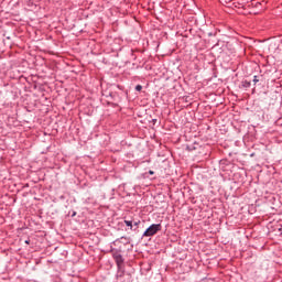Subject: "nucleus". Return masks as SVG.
I'll return each mask as SVG.
<instances>
[{
  "label": "nucleus",
  "instance_id": "f257e3e1",
  "mask_svg": "<svg viewBox=\"0 0 282 282\" xmlns=\"http://www.w3.org/2000/svg\"><path fill=\"white\" fill-rule=\"evenodd\" d=\"M162 230L161 224H152L144 232L143 237H153L154 235H158Z\"/></svg>",
  "mask_w": 282,
  "mask_h": 282
},
{
  "label": "nucleus",
  "instance_id": "f03ea898",
  "mask_svg": "<svg viewBox=\"0 0 282 282\" xmlns=\"http://www.w3.org/2000/svg\"><path fill=\"white\" fill-rule=\"evenodd\" d=\"M112 258L115 259L118 268H122V263H124V258H122V254L118 250H111Z\"/></svg>",
  "mask_w": 282,
  "mask_h": 282
},
{
  "label": "nucleus",
  "instance_id": "7ed1b4c3",
  "mask_svg": "<svg viewBox=\"0 0 282 282\" xmlns=\"http://www.w3.org/2000/svg\"><path fill=\"white\" fill-rule=\"evenodd\" d=\"M246 1L248 0H231L229 3L230 8H245L246 7Z\"/></svg>",
  "mask_w": 282,
  "mask_h": 282
},
{
  "label": "nucleus",
  "instance_id": "20e7f679",
  "mask_svg": "<svg viewBox=\"0 0 282 282\" xmlns=\"http://www.w3.org/2000/svg\"><path fill=\"white\" fill-rule=\"evenodd\" d=\"M126 226L130 228V230H133V221L131 220H124Z\"/></svg>",
  "mask_w": 282,
  "mask_h": 282
},
{
  "label": "nucleus",
  "instance_id": "39448f33",
  "mask_svg": "<svg viewBox=\"0 0 282 282\" xmlns=\"http://www.w3.org/2000/svg\"><path fill=\"white\" fill-rule=\"evenodd\" d=\"M135 91H142V85H137L135 86Z\"/></svg>",
  "mask_w": 282,
  "mask_h": 282
},
{
  "label": "nucleus",
  "instance_id": "423d86ee",
  "mask_svg": "<svg viewBox=\"0 0 282 282\" xmlns=\"http://www.w3.org/2000/svg\"><path fill=\"white\" fill-rule=\"evenodd\" d=\"M253 83L254 84L259 83V78L257 76H253Z\"/></svg>",
  "mask_w": 282,
  "mask_h": 282
},
{
  "label": "nucleus",
  "instance_id": "0eeeda50",
  "mask_svg": "<svg viewBox=\"0 0 282 282\" xmlns=\"http://www.w3.org/2000/svg\"><path fill=\"white\" fill-rule=\"evenodd\" d=\"M154 174H155V172H153V170L149 171V175H154Z\"/></svg>",
  "mask_w": 282,
  "mask_h": 282
},
{
  "label": "nucleus",
  "instance_id": "6e6552de",
  "mask_svg": "<svg viewBox=\"0 0 282 282\" xmlns=\"http://www.w3.org/2000/svg\"><path fill=\"white\" fill-rule=\"evenodd\" d=\"M224 1V3H230V1H232V0H223Z\"/></svg>",
  "mask_w": 282,
  "mask_h": 282
},
{
  "label": "nucleus",
  "instance_id": "1a4fd4ad",
  "mask_svg": "<svg viewBox=\"0 0 282 282\" xmlns=\"http://www.w3.org/2000/svg\"><path fill=\"white\" fill-rule=\"evenodd\" d=\"M134 226H140V221L134 223Z\"/></svg>",
  "mask_w": 282,
  "mask_h": 282
},
{
  "label": "nucleus",
  "instance_id": "9d476101",
  "mask_svg": "<svg viewBox=\"0 0 282 282\" xmlns=\"http://www.w3.org/2000/svg\"><path fill=\"white\" fill-rule=\"evenodd\" d=\"M25 243L30 245V240H25Z\"/></svg>",
  "mask_w": 282,
  "mask_h": 282
}]
</instances>
